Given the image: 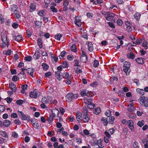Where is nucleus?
<instances>
[{
    "instance_id": "obj_1",
    "label": "nucleus",
    "mask_w": 148,
    "mask_h": 148,
    "mask_svg": "<svg viewBox=\"0 0 148 148\" xmlns=\"http://www.w3.org/2000/svg\"><path fill=\"white\" fill-rule=\"evenodd\" d=\"M78 96V95L77 94L74 95L72 93H69L66 95V98L67 101L68 102H70L77 99Z\"/></svg>"
},
{
    "instance_id": "obj_64",
    "label": "nucleus",
    "mask_w": 148,
    "mask_h": 148,
    "mask_svg": "<svg viewBox=\"0 0 148 148\" xmlns=\"http://www.w3.org/2000/svg\"><path fill=\"white\" fill-rule=\"evenodd\" d=\"M142 104L146 107H148V100L145 101V102Z\"/></svg>"
},
{
    "instance_id": "obj_42",
    "label": "nucleus",
    "mask_w": 148,
    "mask_h": 148,
    "mask_svg": "<svg viewBox=\"0 0 148 148\" xmlns=\"http://www.w3.org/2000/svg\"><path fill=\"white\" fill-rule=\"evenodd\" d=\"M71 50L74 52H75L76 50V45L73 44L71 47Z\"/></svg>"
},
{
    "instance_id": "obj_60",
    "label": "nucleus",
    "mask_w": 148,
    "mask_h": 148,
    "mask_svg": "<svg viewBox=\"0 0 148 148\" xmlns=\"http://www.w3.org/2000/svg\"><path fill=\"white\" fill-rule=\"evenodd\" d=\"M123 23V21L120 19H118L117 21V23L119 25H121Z\"/></svg>"
},
{
    "instance_id": "obj_45",
    "label": "nucleus",
    "mask_w": 148,
    "mask_h": 148,
    "mask_svg": "<svg viewBox=\"0 0 148 148\" xmlns=\"http://www.w3.org/2000/svg\"><path fill=\"white\" fill-rule=\"evenodd\" d=\"M93 66L95 67H97L99 65V63L98 61L96 60H95L93 62Z\"/></svg>"
},
{
    "instance_id": "obj_5",
    "label": "nucleus",
    "mask_w": 148,
    "mask_h": 148,
    "mask_svg": "<svg viewBox=\"0 0 148 148\" xmlns=\"http://www.w3.org/2000/svg\"><path fill=\"white\" fill-rule=\"evenodd\" d=\"M96 144L98 145L99 148H103L105 147V144L103 141V140L101 139L97 140Z\"/></svg>"
},
{
    "instance_id": "obj_15",
    "label": "nucleus",
    "mask_w": 148,
    "mask_h": 148,
    "mask_svg": "<svg viewBox=\"0 0 148 148\" xmlns=\"http://www.w3.org/2000/svg\"><path fill=\"white\" fill-rule=\"evenodd\" d=\"M82 114L80 112H79L76 115V118L77 121L79 122H81V120L83 119L82 116Z\"/></svg>"
},
{
    "instance_id": "obj_20",
    "label": "nucleus",
    "mask_w": 148,
    "mask_h": 148,
    "mask_svg": "<svg viewBox=\"0 0 148 148\" xmlns=\"http://www.w3.org/2000/svg\"><path fill=\"white\" fill-rule=\"evenodd\" d=\"M127 108L128 110L130 112H132L135 109L133 103L132 104L129 105L128 106Z\"/></svg>"
},
{
    "instance_id": "obj_50",
    "label": "nucleus",
    "mask_w": 148,
    "mask_h": 148,
    "mask_svg": "<svg viewBox=\"0 0 148 148\" xmlns=\"http://www.w3.org/2000/svg\"><path fill=\"white\" fill-rule=\"evenodd\" d=\"M54 117H55L53 116V115L52 114H50L49 115V119H48V121H53V118Z\"/></svg>"
},
{
    "instance_id": "obj_3",
    "label": "nucleus",
    "mask_w": 148,
    "mask_h": 148,
    "mask_svg": "<svg viewBox=\"0 0 148 148\" xmlns=\"http://www.w3.org/2000/svg\"><path fill=\"white\" fill-rule=\"evenodd\" d=\"M105 17L106 19L110 21L114 22L115 21L114 18V15L113 14H105Z\"/></svg>"
},
{
    "instance_id": "obj_27",
    "label": "nucleus",
    "mask_w": 148,
    "mask_h": 148,
    "mask_svg": "<svg viewBox=\"0 0 148 148\" xmlns=\"http://www.w3.org/2000/svg\"><path fill=\"white\" fill-rule=\"evenodd\" d=\"M35 26L37 27H41L42 25L41 23L39 21H34Z\"/></svg>"
},
{
    "instance_id": "obj_49",
    "label": "nucleus",
    "mask_w": 148,
    "mask_h": 148,
    "mask_svg": "<svg viewBox=\"0 0 148 148\" xmlns=\"http://www.w3.org/2000/svg\"><path fill=\"white\" fill-rule=\"evenodd\" d=\"M32 58L30 56L26 57L25 58V60L27 61H30L31 60Z\"/></svg>"
},
{
    "instance_id": "obj_11",
    "label": "nucleus",
    "mask_w": 148,
    "mask_h": 148,
    "mask_svg": "<svg viewBox=\"0 0 148 148\" xmlns=\"http://www.w3.org/2000/svg\"><path fill=\"white\" fill-rule=\"evenodd\" d=\"M9 87L11 90L14 92L16 91V88L15 85L12 82L10 83L9 84Z\"/></svg>"
},
{
    "instance_id": "obj_21",
    "label": "nucleus",
    "mask_w": 148,
    "mask_h": 148,
    "mask_svg": "<svg viewBox=\"0 0 148 148\" xmlns=\"http://www.w3.org/2000/svg\"><path fill=\"white\" fill-rule=\"evenodd\" d=\"M27 73L29 74L32 77H33V73L34 72V69L32 68H29L27 69Z\"/></svg>"
},
{
    "instance_id": "obj_44",
    "label": "nucleus",
    "mask_w": 148,
    "mask_h": 148,
    "mask_svg": "<svg viewBox=\"0 0 148 148\" xmlns=\"http://www.w3.org/2000/svg\"><path fill=\"white\" fill-rule=\"evenodd\" d=\"M42 66L43 67V69L45 70H46L48 68V66L45 63H43L42 64Z\"/></svg>"
},
{
    "instance_id": "obj_59",
    "label": "nucleus",
    "mask_w": 148,
    "mask_h": 148,
    "mask_svg": "<svg viewBox=\"0 0 148 148\" xmlns=\"http://www.w3.org/2000/svg\"><path fill=\"white\" fill-rule=\"evenodd\" d=\"M75 63L74 64V66H77L78 67H80V66L79 65V61L77 60H75Z\"/></svg>"
},
{
    "instance_id": "obj_63",
    "label": "nucleus",
    "mask_w": 148,
    "mask_h": 148,
    "mask_svg": "<svg viewBox=\"0 0 148 148\" xmlns=\"http://www.w3.org/2000/svg\"><path fill=\"white\" fill-rule=\"evenodd\" d=\"M148 44V41L147 40H145L142 44V46L143 47H145L146 46V45Z\"/></svg>"
},
{
    "instance_id": "obj_35",
    "label": "nucleus",
    "mask_w": 148,
    "mask_h": 148,
    "mask_svg": "<svg viewBox=\"0 0 148 148\" xmlns=\"http://www.w3.org/2000/svg\"><path fill=\"white\" fill-rule=\"evenodd\" d=\"M75 23L78 27H80L81 25V22L79 19H76Z\"/></svg>"
},
{
    "instance_id": "obj_28",
    "label": "nucleus",
    "mask_w": 148,
    "mask_h": 148,
    "mask_svg": "<svg viewBox=\"0 0 148 148\" xmlns=\"http://www.w3.org/2000/svg\"><path fill=\"white\" fill-rule=\"evenodd\" d=\"M101 112V109L100 108H95L94 110V113L96 114H98Z\"/></svg>"
},
{
    "instance_id": "obj_29",
    "label": "nucleus",
    "mask_w": 148,
    "mask_h": 148,
    "mask_svg": "<svg viewBox=\"0 0 148 148\" xmlns=\"http://www.w3.org/2000/svg\"><path fill=\"white\" fill-rule=\"evenodd\" d=\"M14 38H15L16 40L18 42H20L22 39V36L21 35H18L16 37H14Z\"/></svg>"
},
{
    "instance_id": "obj_54",
    "label": "nucleus",
    "mask_w": 148,
    "mask_h": 148,
    "mask_svg": "<svg viewBox=\"0 0 148 148\" xmlns=\"http://www.w3.org/2000/svg\"><path fill=\"white\" fill-rule=\"evenodd\" d=\"M17 8V6L15 5H13L11 6V10H16Z\"/></svg>"
},
{
    "instance_id": "obj_37",
    "label": "nucleus",
    "mask_w": 148,
    "mask_h": 148,
    "mask_svg": "<svg viewBox=\"0 0 148 148\" xmlns=\"http://www.w3.org/2000/svg\"><path fill=\"white\" fill-rule=\"evenodd\" d=\"M38 43L39 45V48H42V40L40 38H38Z\"/></svg>"
},
{
    "instance_id": "obj_2",
    "label": "nucleus",
    "mask_w": 148,
    "mask_h": 148,
    "mask_svg": "<svg viewBox=\"0 0 148 148\" xmlns=\"http://www.w3.org/2000/svg\"><path fill=\"white\" fill-rule=\"evenodd\" d=\"M1 37L2 41L4 43V45H3L4 47L6 45L8 46V41L7 38V34L5 32H3L1 33Z\"/></svg>"
},
{
    "instance_id": "obj_14",
    "label": "nucleus",
    "mask_w": 148,
    "mask_h": 148,
    "mask_svg": "<svg viewBox=\"0 0 148 148\" xmlns=\"http://www.w3.org/2000/svg\"><path fill=\"white\" fill-rule=\"evenodd\" d=\"M40 53L38 50L36 51L33 56V57L36 60L38 59L40 57Z\"/></svg>"
},
{
    "instance_id": "obj_9",
    "label": "nucleus",
    "mask_w": 148,
    "mask_h": 148,
    "mask_svg": "<svg viewBox=\"0 0 148 148\" xmlns=\"http://www.w3.org/2000/svg\"><path fill=\"white\" fill-rule=\"evenodd\" d=\"M29 96L32 98H36L37 97V94L36 90L31 92L29 94Z\"/></svg>"
},
{
    "instance_id": "obj_12",
    "label": "nucleus",
    "mask_w": 148,
    "mask_h": 148,
    "mask_svg": "<svg viewBox=\"0 0 148 148\" xmlns=\"http://www.w3.org/2000/svg\"><path fill=\"white\" fill-rule=\"evenodd\" d=\"M52 114L53 115L54 117H56L58 116L59 114V110L56 109H53L52 110Z\"/></svg>"
},
{
    "instance_id": "obj_61",
    "label": "nucleus",
    "mask_w": 148,
    "mask_h": 148,
    "mask_svg": "<svg viewBox=\"0 0 148 148\" xmlns=\"http://www.w3.org/2000/svg\"><path fill=\"white\" fill-rule=\"evenodd\" d=\"M27 85L26 84L23 85L21 86V88L22 90H25L27 89Z\"/></svg>"
},
{
    "instance_id": "obj_38",
    "label": "nucleus",
    "mask_w": 148,
    "mask_h": 148,
    "mask_svg": "<svg viewBox=\"0 0 148 148\" xmlns=\"http://www.w3.org/2000/svg\"><path fill=\"white\" fill-rule=\"evenodd\" d=\"M127 56L128 57L132 59H134L135 58V55L132 52H131L130 53L128 54Z\"/></svg>"
},
{
    "instance_id": "obj_4",
    "label": "nucleus",
    "mask_w": 148,
    "mask_h": 148,
    "mask_svg": "<svg viewBox=\"0 0 148 148\" xmlns=\"http://www.w3.org/2000/svg\"><path fill=\"white\" fill-rule=\"evenodd\" d=\"M52 97L49 96L43 97L41 100V102L43 103L47 104L51 101Z\"/></svg>"
},
{
    "instance_id": "obj_13",
    "label": "nucleus",
    "mask_w": 148,
    "mask_h": 148,
    "mask_svg": "<svg viewBox=\"0 0 148 148\" xmlns=\"http://www.w3.org/2000/svg\"><path fill=\"white\" fill-rule=\"evenodd\" d=\"M11 123L10 121L8 120H5L3 122V126L5 127H8L9 126Z\"/></svg>"
},
{
    "instance_id": "obj_57",
    "label": "nucleus",
    "mask_w": 148,
    "mask_h": 148,
    "mask_svg": "<svg viewBox=\"0 0 148 148\" xmlns=\"http://www.w3.org/2000/svg\"><path fill=\"white\" fill-rule=\"evenodd\" d=\"M5 109V107L4 106L0 105V111H4Z\"/></svg>"
},
{
    "instance_id": "obj_10",
    "label": "nucleus",
    "mask_w": 148,
    "mask_h": 148,
    "mask_svg": "<svg viewBox=\"0 0 148 148\" xmlns=\"http://www.w3.org/2000/svg\"><path fill=\"white\" fill-rule=\"evenodd\" d=\"M90 119V117L88 114L83 115V120L84 122H87Z\"/></svg>"
},
{
    "instance_id": "obj_23",
    "label": "nucleus",
    "mask_w": 148,
    "mask_h": 148,
    "mask_svg": "<svg viewBox=\"0 0 148 148\" xmlns=\"http://www.w3.org/2000/svg\"><path fill=\"white\" fill-rule=\"evenodd\" d=\"M0 135L3 137L8 138V136L7 134V133L5 131H0Z\"/></svg>"
},
{
    "instance_id": "obj_17",
    "label": "nucleus",
    "mask_w": 148,
    "mask_h": 148,
    "mask_svg": "<svg viewBox=\"0 0 148 148\" xmlns=\"http://www.w3.org/2000/svg\"><path fill=\"white\" fill-rule=\"evenodd\" d=\"M87 45L88 46V49L89 51H92L93 50V45L91 42H88Z\"/></svg>"
},
{
    "instance_id": "obj_16",
    "label": "nucleus",
    "mask_w": 148,
    "mask_h": 148,
    "mask_svg": "<svg viewBox=\"0 0 148 148\" xmlns=\"http://www.w3.org/2000/svg\"><path fill=\"white\" fill-rule=\"evenodd\" d=\"M88 57L86 56H80V60L81 61L84 63H86L87 61Z\"/></svg>"
},
{
    "instance_id": "obj_52",
    "label": "nucleus",
    "mask_w": 148,
    "mask_h": 148,
    "mask_svg": "<svg viewBox=\"0 0 148 148\" xmlns=\"http://www.w3.org/2000/svg\"><path fill=\"white\" fill-rule=\"evenodd\" d=\"M51 11L53 12H57V10L53 6H51L50 7Z\"/></svg>"
},
{
    "instance_id": "obj_62",
    "label": "nucleus",
    "mask_w": 148,
    "mask_h": 148,
    "mask_svg": "<svg viewBox=\"0 0 148 148\" xmlns=\"http://www.w3.org/2000/svg\"><path fill=\"white\" fill-rule=\"evenodd\" d=\"M126 30L128 32H131L132 30V29L131 26H127Z\"/></svg>"
},
{
    "instance_id": "obj_33",
    "label": "nucleus",
    "mask_w": 148,
    "mask_h": 148,
    "mask_svg": "<svg viewBox=\"0 0 148 148\" xmlns=\"http://www.w3.org/2000/svg\"><path fill=\"white\" fill-rule=\"evenodd\" d=\"M134 16L136 20H138L140 18V14L138 13H136L134 14Z\"/></svg>"
},
{
    "instance_id": "obj_18",
    "label": "nucleus",
    "mask_w": 148,
    "mask_h": 148,
    "mask_svg": "<svg viewBox=\"0 0 148 148\" xmlns=\"http://www.w3.org/2000/svg\"><path fill=\"white\" fill-rule=\"evenodd\" d=\"M139 100L141 102V103H140L141 104H142L145 102V101H147V100L148 99H147V97H145L144 96H143L142 97H140L139 98Z\"/></svg>"
},
{
    "instance_id": "obj_34",
    "label": "nucleus",
    "mask_w": 148,
    "mask_h": 148,
    "mask_svg": "<svg viewBox=\"0 0 148 148\" xmlns=\"http://www.w3.org/2000/svg\"><path fill=\"white\" fill-rule=\"evenodd\" d=\"M95 104H93L92 102V103H89L87 106L88 108L92 109L95 107Z\"/></svg>"
},
{
    "instance_id": "obj_51",
    "label": "nucleus",
    "mask_w": 148,
    "mask_h": 148,
    "mask_svg": "<svg viewBox=\"0 0 148 148\" xmlns=\"http://www.w3.org/2000/svg\"><path fill=\"white\" fill-rule=\"evenodd\" d=\"M80 68H81L80 66L79 67L77 68L75 70V72L77 73H80L82 72V71Z\"/></svg>"
},
{
    "instance_id": "obj_30",
    "label": "nucleus",
    "mask_w": 148,
    "mask_h": 148,
    "mask_svg": "<svg viewBox=\"0 0 148 148\" xmlns=\"http://www.w3.org/2000/svg\"><path fill=\"white\" fill-rule=\"evenodd\" d=\"M130 63L129 62L125 61L123 63V67L130 68Z\"/></svg>"
},
{
    "instance_id": "obj_39",
    "label": "nucleus",
    "mask_w": 148,
    "mask_h": 148,
    "mask_svg": "<svg viewBox=\"0 0 148 148\" xmlns=\"http://www.w3.org/2000/svg\"><path fill=\"white\" fill-rule=\"evenodd\" d=\"M63 77L64 78L69 79L70 78V76H69L68 73L66 72L63 75Z\"/></svg>"
},
{
    "instance_id": "obj_46",
    "label": "nucleus",
    "mask_w": 148,
    "mask_h": 148,
    "mask_svg": "<svg viewBox=\"0 0 148 148\" xmlns=\"http://www.w3.org/2000/svg\"><path fill=\"white\" fill-rule=\"evenodd\" d=\"M66 53V52L64 51H63L61 52L60 53V55L59 56L60 58L61 59H62L63 57L64 56Z\"/></svg>"
},
{
    "instance_id": "obj_24",
    "label": "nucleus",
    "mask_w": 148,
    "mask_h": 148,
    "mask_svg": "<svg viewBox=\"0 0 148 148\" xmlns=\"http://www.w3.org/2000/svg\"><path fill=\"white\" fill-rule=\"evenodd\" d=\"M136 61L139 64H142L144 63L143 59L142 58H137L136 59Z\"/></svg>"
},
{
    "instance_id": "obj_22",
    "label": "nucleus",
    "mask_w": 148,
    "mask_h": 148,
    "mask_svg": "<svg viewBox=\"0 0 148 148\" xmlns=\"http://www.w3.org/2000/svg\"><path fill=\"white\" fill-rule=\"evenodd\" d=\"M36 5L34 3H31L30 5V11L31 12H32L35 10L36 9Z\"/></svg>"
},
{
    "instance_id": "obj_58",
    "label": "nucleus",
    "mask_w": 148,
    "mask_h": 148,
    "mask_svg": "<svg viewBox=\"0 0 148 148\" xmlns=\"http://www.w3.org/2000/svg\"><path fill=\"white\" fill-rule=\"evenodd\" d=\"M16 103L18 105H21L23 103V101L21 100H19L16 101Z\"/></svg>"
},
{
    "instance_id": "obj_7",
    "label": "nucleus",
    "mask_w": 148,
    "mask_h": 148,
    "mask_svg": "<svg viewBox=\"0 0 148 148\" xmlns=\"http://www.w3.org/2000/svg\"><path fill=\"white\" fill-rule=\"evenodd\" d=\"M55 75L57 79L59 81L61 80L63 77V74L62 73L59 71L56 72Z\"/></svg>"
},
{
    "instance_id": "obj_47",
    "label": "nucleus",
    "mask_w": 148,
    "mask_h": 148,
    "mask_svg": "<svg viewBox=\"0 0 148 148\" xmlns=\"http://www.w3.org/2000/svg\"><path fill=\"white\" fill-rule=\"evenodd\" d=\"M62 36V35L61 34H59L57 35H56L55 36V38L57 40H60Z\"/></svg>"
},
{
    "instance_id": "obj_48",
    "label": "nucleus",
    "mask_w": 148,
    "mask_h": 148,
    "mask_svg": "<svg viewBox=\"0 0 148 148\" xmlns=\"http://www.w3.org/2000/svg\"><path fill=\"white\" fill-rule=\"evenodd\" d=\"M62 66L63 68H65L67 67L68 66V65L66 61L64 62L62 65Z\"/></svg>"
},
{
    "instance_id": "obj_43",
    "label": "nucleus",
    "mask_w": 148,
    "mask_h": 148,
    "mask_svg": "<svg viewBox=\"0 0 148 148\" xmlns=\"http://www.w3.org/2000/svg\"><path fill=\"white\" fill-rule=\"evenodd\" d=\"M111 112L110 110H107L105 112V115L107 117H110V116H111Z\"/></svg>"
},
{
    "instance_id": "obj_6",
    "label": "nucleus",
    "mask_w": 148,
    "mask_h": 148,
    "mask_svg": "<svg viewBox=\"0 0 148 148\" xmlns=\"http://www.w3.org/2000/svg\"><path fill=\"white\" fill-rule=\"evenodd\" d=\"M127 123L129 128L131 130V132H133L134 130V127L133 121L131 120H129L127 121Z\"/></svg>"
},
{
    "instance_id": "obj_41",
    "label": "nucleus",
    "mask_w": 148,
    "mask_h": 148,
    "mask_svg": "<svg viewBox=\"0 0 148 148\" xmlns=\"http://www.w3.org/2000/svg\"><path fill=\"white\" fill-rule=\"evenodd\" d=\"M101 120L103 121V123L105 126H106L107 125L108 122L106 119L102 117L101 119Z\"/></svg>"
},
{
    "instance_id": "obj_40",
    "label": "nucleus",
    "mask_w": 148,
    "mask_h": 148,
    "mask_svg": "<svg viewBox=\"0 0 148 148\" xmlns=\"http://www.w3.org/2000/svg\"><path fill=\"white\" fill-rule=\"evenodd\" d=\"M82 114L84 115V114H88L87 110L86 108V107H84L83 108Z\"/></svg>"
},
{
    "instance_id": "obj_31",
    "label": "nucleus",
    "mask_w": 148,
    "mask_h": 148,
    "mask_svg": "<svg viewBox=\"0 0 148 148\" xmlns=\"http://www.w3.org/2000/svg\"><path fill=\"white\" fill-rule=\"evenodd\" d=\"M123 71L125 73L126 75H128L130 71V68L127 67H124Z\"/></svg>"
},
{
    "instance_id": "obj_26",
    "label": "nucleus",
    "mask_w": 148,
    "mask_h": 148,
    "mask_svg": "<svg viewBox=\"0 0 148 148\" xmlns=\"http://www.w3.org/2000/svg\"><path fill=\"white\" fill-rule=\"evenodd\" d=\"M136 90L137 93L140 95H143L145 93V91L143 89H137Z\"/></svg>"
},
{
    "instance_id": "obj_25",
    "label": "nucleus",
    "mask_w": 148,
    "mask_h": 148,
    "mask_svg": "<svg viewBox=\"0 0 148 148\" xmlns=\"http://www.w3.org/2000/svg\"><path fill=\"white\" fill-rule=\"evenodd\" d=\"M31 123L33 125L34 127L35 128H37L39 126V125L38 123L35 121L32 120L31 121Z\"/></svg>"
},
{
    "instance_id": "obj_32",
    "label": "nucleus",
    "mask_w": 148,
    "mask_h": 148,
    "mask_svg": "<svg viewBox=\"0 0 148 148\" xmlns=\"http://www.w3.org/2000/svg\"><path fill=\"white\" fill-rule=\"evenodd\" d=\"M38 14L41 16H45V13L44 11L42 10H40L38 12Z\"/></svg>"
},
{
    "instance_id": "obj_8",
    "label": "nucleus",
    "mask_w": 148,
    "mask_h": 148,
    "mask_svg": "<svg viewBox=\"0 0 148 148\" xmlns=\"http://www.w3.org/2000/svg\"><path fill=\"white\" fill-rule=\"evenodd\" d=\"M81 95L82 96H86L88 97H89V96H90V92L86 90H84L81 92Z\"/></svg>"
},
{
    "instance_id": "obj_36",
    "label": "nucleus",
    "mask_w": 148,
    "mask_h": 148,
    "mask_svg": "<svg viewBox=\"0 0 148 148\" xmlns=\"http://www.w3.org/2000/svg\"><path fill=\"white\" fill-rule=\"evenodd\" d=\"M23 116H21V119L23 120H28L30 119V116H26L25 114H24L23 115Z\"/></svg>"
},
{
    "instance_id": "obj_56",
    "label": "nucleus",
    "mask_w": 148,
    "mask_h": 148,
    "mask_svg": "<svg viewBox=\"0 0 148 148\" xmlns=\"http://www.w3.org/2000/svg\"><path fill=\"white\" fill-rule=\"evenodd\" d=\"M14 123L15 124L18 125H20L21 124L20 121L18 119H16L14 121Z\"/></svg>"
},
{
    "instance_id": "obj_55",
    "label": "nucleus",
    "mask_w": 148,
    "mask_h": 148,
    "mask_svg": "<svg viewBox=\"0 0 148 148\" xmlns=\"http://www.w3.org/2000/svg\"><path fill=\"white\" fill-rule=\"evenodd\" d=\"M97 1L93 2V4L95 5H96L97 3L99 4L101 3L103 1V0H96Z\"/></svg>"
},
{
    "instance_id": "obj_19",
    "label": "nucleus",
    "mask_w": 148,
    "mask_h": 148,
    "mask_svg": "<svg viewBox=\"0 0 148 148\" xmlns=\"http://www.w3.org/2000/svg\"><path fill=\"white\" fill-rule=\"evenodd\" d=\"M84 101L85 103L86 104H88L90 103H92V100L91 98H85L84 99Z\"/></svg>"
},
{
    "instance_id": "obj_53",
    "label": "nucleus",
    "mask_w": 148,
    "mask_h": 148,
    "mask_svg": "<svg viewBox=\"0 0 148 148\" xmlns=\"http://www.w3.org/2000/svg\"><path fill=\"white\" fill-rule=\"evenodd\" d=\"M76 140L78 144H80L82 143V139L80 138H76Z\"/></svg>"
}]
</instances>
